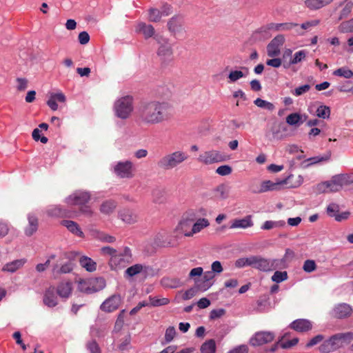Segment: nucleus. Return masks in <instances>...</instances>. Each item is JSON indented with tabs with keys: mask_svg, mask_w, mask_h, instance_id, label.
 I'll list each match as a JSON object with an SVG mask.
<instances>
[{
	"mask_svg": "<svg viewBox=\"0 0 353 353\" xmlns=\"http://www.w3.org/2000/svg\"><path fill=\"white\" fill-rule=\"evenodd\" d=\"M188 155L183 151H175L163 157L157 163L161 169L168 170L176 168L187 160Z\"/></svg>",
	"mask_w": 353,
	"mask_h": 353,
	"instance_id": "nucleus-4",
	"label": "nucleus"
},
{
	"mask_svg": "<svg viewBox=\"0 0 353 353\" xmlns=\"http://www.w3.org/2000/svg\"><path fill=\"white\" fill-rule=\"evenodd\" d=\"M290 327L299 332H306L312 329V323L308 319H299L292 321Z\"/></svg>",
	"mask_w": 353,
	"mask_h": 353,
	"instance_id": "nucleus-18",
	"label": "nucleus"
},
{
	"mask_svg": "<svg viewBox=\"0 0 353 353\" xmlns=\"http://www.w3.org/2000/svg\"><path fill=\"white\" fill-rule=\"evenodd\" d=\"M90 199L89 192L78 190L66 198L65 202L70 205H83Z\"/></svg>",
	"mask_w": 353,
	"mask_h": 353,
	"instance_id": "nucleus-12",
	"label": "nucleus"
},
{
	"mask_svg": "<svg viewBox=\"0 0 353 353\" xmlns=\"http://www.w3.org/2000/svg\"><path fill=\"white\" fill-rule=\"evenodd\" d=\"M216 349L215 341L209 339L201 345L200 350L201 353H215Z\"/></svg>",
	"mask_w": 353,
	"mask_h": 353,
	"instance_id": "nucleus-39",
	"label": "nucleus"
},
{
	"mask_svg": "<svg viewBox=\"0 0 353 353\" xmlns=\"http://www.w3.org/2000/svg\"><path fill=\"white\" fill-rule=\"evenodd\" d=\"M350 176L347 174H336L330 181H324L316 185L318 193L336 192L339 191L343 185L349 183Z\"/></svg>",
	"mask_w": 353,
	"mask_h": 353,
	"instance_id": "nucleus-3",
	"label": "nucleus"
},
{
	"mask_svg": "<svg viewBox=\"0 0 353 353\" xmlns=\"http://www.w3.org/2000/svg\"><path fill=\"white\" fill-rule=\"evenodd\" d=\"M330 115V109L328 106L321 105L316 110V116L323 119H328Z\"/></svg>",
	"mask_w": 353,
	"mask_h": 353,
	"instance_id": "nucleus-48",
	"label": "nucleus"
},
{
	"mask_svg": "<svg viewBox=\"0 0 353 353\" xmlns=\"http://www.w3.org/2000/svg\"><path fill=\"white\" fill-rule=\"evenodd\" d=\"M307 56V52L304 50H299L292 55V58L290 59V62L287 64L288 65H292L298 64L305 59Z\"/></svg>",
	"mask_w": 353,
	"mask_h": 353,
	"instance_id": "nucleus-38",
	"label": "nucleus"
},
{
	"mask_svg": "<svg viewBox=\"0 0 353 353\" xmlns=\"http://www.w3.org/2000/svg\"><path fill=\"white\" fill-rule=\"evenodd\" d=\"M339 30L343 33L353 32V18L350 20L342 22L339 26Z\"/></svg>",
	"mask_w": 353,
	"mask_h": 353,
	"instance_id": "nucleus-47",
	"label": "nucleus"
},
{
	"mask_svg": "<svg viewBox=\"0 0 353 353\" xmlns=\"http://www.w3.org/2000/svg\"><path fill=\"white\" fill-rule=\"evenodd\" d=\"M286 122L290 125H300L303 123L302 115L299 113H292L286 117Z\"/></svg>",
	"mask_w": 353,
	"mask_h": 353,
	"instance_id": "nucleus-41",
	"label": "nucleus"
},
{
	"mask_svg": "<svg viewBox=\"0 0 353 353\" xmlns=\"http://www.w3.org/2000/svg\"><path fill=\"white\" fill-rule=\"evenodd\" d=\"M182 24V19L181 17L175 16L172 17L168 22V29L172 32H178Z\"/></svg>",
	"mask_w": 353,
	"mask_h": 353,
	"instance_id": "nucleus-37",
	"label": "nucleus"
},
{
	"mask_svg": "<svg viewBox=\"0 0 353 353\" xmlns=\"http://www.w3.org/2000/svg\"><path fill=\"white\" fill-rule=\"evenodd\" d=\"M353 307L345 303L336 304L332 308L330 314L336 319H347L352 316Z\"/></svg>",
	"mask_w": 353,
	"mask_h": 353,
	"instance_id": "nucleus-10",
	"label": "nucleus"
},
{
	"mask_svg": "<svg viewBox=\"0 0 353 353\" xmlns=\"http://www.w3.org/2000/svg\"><path fill=\"white\" fill-rule=\"evenodd\" d=\"M284 224L283 221H266L261 225V228L264 230H269L274 228L283 226Z\"/></svg>",
	"mask_w": 353,
	"mask_h": 353,
	"instance_id": "nucleus-51",
	"label": "nucleus"
},
{
	"mask_svg": "<svg viewBox=\"0 0 353 353\" xmlns=\"http://www.w3.org/2000/svg\"><path fill=\"white\" fill-rule=\"evenodd\" d=\"M43 303L49 307H53L57 305V298L54 294V288L48 289L43 296Z\"/></svg>",
	"mask_w": 353,
	"mask_h": 353,
	"instance_id": "nucleus-25",
	"label": "nucleus"
},
{
	"mask_svg": "<svg viewBox=\"0 0 353 353\" xmlns=\"http://www.w3.org/2000/svg\"><path fill=\"white\" fill-rule=\"evenodd\" d=\"M223 270L220 261H215L211 265V271L216 275L221 273Z\"/></svg>",
	"mask_w": 353,
	"mask_h": 353,
	"instance_id": "nucleus-64",
	"label": "nucleus"
},
{
	"mask_svg": "<svg viewBox=\"0 0 353 353\" xmlns=\"http://www.w3.org/2000/svg\"><path fill=\"white\" fill-rule=\"evenodd\" d=\"M285 42V37L282 34L276 36L268 45L267 53L270 57H275L279 55L281 47Z\"/></svg>",
	"mask_w": 353,
	"mask_h": 353,
	"instance_id": "nucleus-15",
	"label": "nucleus"
},
{
	"mask_svg": "<svg viewBox=\"0 0 353 353\" xmlns=\"http://www.w3.org/2000/svg\"><path fill=\"white\" fill-rule=\"evenodd\" d=\"M337 336L340 340V342L343 346L344 344H349L353 341V332H347L343 333H337Z\"/></svg>",
	"mask_w": 353,
	"mask_h": 353,
	"instance_id": "nucleus-46",
	"label": "nucleus"
},
{
	"mask_svg": "<svg viewBox=\"0 0 353 353\" xmlns=\"http://www.w3.org/2000/svg\"><path fill=\"white\" fill-rule=\"evenodd\" d=\"M232 169L230 165H224L217 168L216 172L221 176H227L232 173Z\"/></svg>",
	"mask_w": 353,
	"mask_h": 353,
	"instance_id": "nucleus-60",
	"label": "nucleus"
},
{
	"mask_svg": "<svg viewBox=\"0 0 353 353\" xmlns=\"http://www.w3.org/2000/svg\"><path fill=\"white\" fill-rule=\"evenodd\" d=\"M215 274L210 270L206 271L203 273L202 282L199 284V289L202 291L208 290L213 285V279L215 277Z\"/></svg>",
	"mask_w": 353,
	"mask_h": 353,
	"instance_id": "nucleus-22",
	"label": "nucleus"
},
{
	"mask_svg": "<svg viewBox=\"0 0 353 353\" xmlns=\"http://www.w3.org/2000/svg\"><path fill=\"white\" fill-rule=\"evenodd\" d=\"M150 304L153 307H158L168 305L170 303V301L167 298H157L150 296Z\"/></svg>",
	"mask_w": 353,
	"mask_h": 353,
	"instance_id": "nucleus-49",
	"label": "nucleus"
},
{
	"mask_svg": "<svg viewBox=\"0 0 353 353\" xmlns=\"http://www.w3.org/2000/svg\"><path fill=\"white\" fill-rule=\"evenodd\" d=\"M275 335L272 332L261 331L256 332L250 339L252 346H261L272 342Z\"/></svg>",
	"mask_w": 353,
	"mask_h": 353,
	"instance_id": "nucleus-11",
	"label": "nucleus"
},
{
	"mask_svg": "<svg viewBox=\"0 0 353 353\" xmlns=\"http://www.w3.org/2000/svg\"><path fill=\"white\" fill-rule=\"evenodd\" d=\"M161 284L166 288H177L183 285L181 279L175 277H163L161 280Z\"/></svg>",
	"mask_w": 353,
	"mask_h": 353,
	"instance_id": "nucleus-27",
	"label": "nucleus"
},
{
	"mask_svg": "<svg viewBox=\"0 0 353 353\" xmlns=\"http://www.w3.org/2000/svg\"><path fill=\"white\" fill-rule=\"evenodd\" d=\"M72 283L62 282L57 287V294L62 298H68L72 292Z\"/></svg>",
	"mask_w": 353,
	"mask_h": 353,
	"instance_id": "nucleus-30",
	"label": "nucleus"
},
{
	"mask_svg": "<svg viewBox=\"0 0 353 353\" xmlns=\"http://www.w3.org/2000/svg\"><path fill=\"white\" fill-rule=\"evenodd\" d=\"M288 279V273L285 271H276L272 276V281L275 283H281Z\"/></svg>",
	"mask_w": 353,
	"mask_h": 353,
	"instance_id": "nucleus-52",
	"label": "nucleus"
},
{
	"mask_svg": "<svg viewBox=\"0 0 353 353\" xmlns=\"http://www.w3.org/2000/svg\"><path fill=\"white\" fill-rule=\"evenodd\" d=\"M38 221L35 216L28 215V226L26 228L25 232L27 236H31L37 230Z\"/></svg>",
	"mask_w": 353,
	"mask_h": 353,
	"instance_id": "nucleus-34",
	"label": "nucleus"
},
{
	"mask_svg": "<svg viewBox=\"0 0 353 353\" xmlns=\"http://www.w3.org/2000/svg\"><path fill=\"white\" fill-rule=\"evenodd\" d=\"M299 25L296 23H271L268 24L267 26L261 28L259 30V32L266 31L267 30H274L276 31H288L295 27H297Z\"/></svg>",
	"mask_w": 353,
	"mask_h": 353,
	"instance_id": "nucleus-20",
	"label": "nucleus"
},
{
	"mask_svg": "<svg viewBox=\"0 0 353 353\" xmlns=\"http://www.w3.org/2000/svg\"><path fill=\"white\" fill-rule=\"evenodd\" d=\"M242 69L246 71V73H244L241 70H232L228 74V82L229 83H234L239 79L246 77L248 73V68L245 67H242Z\"/></svg>",
	"mask_w": 353,
	"mask_h": 353,
	"instance_id": "nucleus-36",
	"label": "nucleus"
},
{
	"mask_svg": "<svg viewBox=\"0 0 353 353\" xmlns=\"http://www.w3.org/2000/svg\"><path fill=\"white\" fill-rule=\"evenodd\" d=\"M299 342L298 338H294L287 341H281L280 347L283 349H290L296 345Z\"/></svg>",
	"mask_w": 353,
	"mask_h": 353,
	"instance_id": "nucleus-62",
	"label": "nucleus"
},
{
	"mask_svg": "<svg viewBox=\"0 0 353 353\" xmlns=\"http://www.w3.org/2000/svg\"><path fill=\"white\" fill-rule=\"evenodd\" d=\"M333 0H305V4L310 10L320 9L332 2Z\"/></svg>",
	"mask_w": 353,
	"mask_h": 353,
	"instance_id": "nucleus-31",
	"label": "nucleus"
},
{
	"mask_svg": "<svg viewBox=\"0 0 353 353\" xmlns=\"http://www.w3.org/2000/svg\"><path fill=\"white\" fill-rule=\"evenodd\" d=\"M86 347L90 353H101L99 346L95 340L88 342Z\"/></svg>",
	"mask_w": 353,
	"mask_h": 353,
	"instance_id": "nucleus-61",
	"label": "nucleus"
},
{
	"mask_svg": "<svg viewBox=\"0 0 353 353\" xmlns=\"http://www.w3.org/2000/svg\"><path fill=\"white\" fill-rule=\"evenodd\" d=\"M292 58V51L290 49H286L283 54L282 63L283 66L285 69L290 68V65H287L290 62V59Z\"/></svg>",
	"mask_w": 353,
	"mask_h": 353,
	"instance_id": "nucleus-55",
	"label": "nucleus"
},
{
	"mask_svg": "<svg viewBox=\"0 0 353 353\" xmlns=\"http://www.w3.org/2000/svg\"><path fill=\"white\" fill-rule=\"evenodd\" d=\"M310 88L309 84H305L292 90L291 93L296 97H299L308 92Z\"/></svg>",
	"mask_w": 353,
	"mask_h": 353,
	"instance_id": "nucleus-57",
	"label": "nucleus"
},
{
	"mask_svg": "<svg viewBox=\"0 0 353 353\" xmlns=\"http://www.w3.org/2000/svg\"><path fill=\"white\" fill-rule=\"evenodd\" d=\"M333 74L337 77H344L345 79H351L353 77V71L346 67L338 68L333 72Z\"/></svg>",
	"mask_w": 353,
	"mask_h": 353,
	"instance_id": "nucleus-42",
	"label": "nucleus"
},
{
	"mask_svg": "<svg viewBox=\"0 0 353 353\" xmlns=\"http://www.w3.org/2000/svg\"><path fill=\"white\" fill-rule=\"evenodd\" d=\"M235 266L242 268L246 266L252 267V255L248 257L239 258L235 261Z\"/></svg>",
	"mask_w": 353,
	"mask_h": 353,
	"instance_id": "nucleus-45",
	"label": "nucleus"
},
{
	"mask_svg": "<svg viewBox=\"0 0 353 353\" xmlns=\"http://www.w3.org/2000/svg\"><path fill=\"white\" fill-rule=\"evenodd\" d=\"M282 261L265 259L261 256L252 255V268L263 272L272 271L280 268Z\"/></svg>",
	"mask_w": 353,
	"mask_h": 353,
	"instance_id": "nucleus-6",
	"label": "nucleus"
},
{
	"mask_svg": "<svg viewBox=\"0 0 353 353\" xmlns=\"http://www.w3.org/2000/svg\"><path fill=\"white\" fill-rule=\"evenodd\" d=\"M337 334L331 336L328 339L325 340L319 346V350L323 353H329L342 347Z\"/></svg>",
	"mask_w": 353,
	"mask_h": 353,
	"instance_id": "nucleus-13",
	"label": "nucleus"
},
{
	"mask_svg": "<svg viewBox=\"0 0 353 353\" xmlns=\"http://www.w3.org/2000/svg\"><path fill=\"white\" fill-rule=\"evenodd\" d=\"M210 225V222L208 219L205 218H200L195 223L192 224V236L194 234L200 232L204 228L208 227Z\"/></svg>",
	"mask_w": 353,
	"mask_h": 353,
	"instance_id": "nucleus-32",
	"label": "nucleus"
},
{
	"mask_svg": "<svg viewBox=\"0 0 353 353\" xmlns=\"http://www.w3.org/2000/svg\"><path fill=\"white\" fill-rule=\"evenodd\" d=\"M148 12H149L148 19H149L150 21L158 22L160 21L161 18L163 17L161 11L159 10L158 9L150 8Z\"/></svg>",
	"mask_w": 353,
	"mask_h": 353,
	"instance_id": "nucleus-50",
	"label": "nucleus"
},
{
	"mask_svg": "<svg viewBox=\"0 0 353 353\" xmlns=\"http://www.w3.org/2000/svg\"><path fill=\"white\" fill-rule=\"evenodd\" d=\"M26 259H17L6 263L2 268V271L14 273L19 269L21 268L26 263Z\"/></svg>",
	"mask_w": 353,
	"mask_h": 353,
	"instance_id": "nucleus-23",
	"label": "nucleus"
},
{
	"mask_svg": "<svg viewBox=\"0 0 353 353\" xmlns=\"http://www.w3.org/2000/svg\"><path fill=\"white\" fill-rule=\"evenodd\" d=\"M292 176H289L287 179L283 180L273 182L268 180L264 181L261 183V187L258 190H252V191L254 193H262L271 190H279L281 185H288V181L291 179Z\"/></svg>",
	"mask_w": 353,
	"mask_h": 353,
	"instance_id": "nucleus-14",
	"label": "nucleus"
},
{
	"mask_svg": "<svg viewBox=\"0 0 353 353\" xmlns=\"http://www.w3.org/2000/svg\"><path fill=\"white\" fill-rule=\"evenodd\" d=\"M154 39L159 44L157 50L158 56L164 61L170 60L173 51L172 45L169 42L168 39L157 34L154 36Z\"/></svg>",
	"mask_w": 353,
	"mask_h": 353,
	"instance_id": "nucleus-8",
	"label": "nucleus"
},
{
	"mask_svg": "<svg viewBox=\"0 0 353 353\" xmlns=\"http://www.w3.org/2000/svg\"><path fill=\"white\" fill-rule=\"evenodd\" d=\"M320 23V20L314 19L307 21L301 24L300 28L296 30V32L299 36L304 35V30H310V28L318 26Z\"/></svg>",
	"mask_w": 353,
	"mask_h": 353,
	"instance_id": "nucleus-33",
	"label": "nucleus"
},
{
	"mask_svg": "<svg viewBox=\"0 0 353 353\" xmlns=\"http://www.w3.org/2000/svg\"><path fill=\"white\" fill-rule=\"evenodd\" d=\"M121 303V296L118 294H114L102 303L100 309L105 312H112L119 308Z\"/></svg>",
	"mask_w": 353,
	"mask_h": 353,
	"instance_id": "nucleus-17",
	"label": "nucleus"
},
{
	"mask_svg": "<svg viewBox=\"0 0 353 353\" xmlns=\"http://www.w3.org/2000/svg\"><path fill=\"white\" fill-rule=\"evenodd\" d=\"M192 224L193 219L183 218L176 227V231L183 234L185 236L190 237L192 236Z\"/></svg>",
	"mask_w": 353,
	"mask_h": 353,
	"instance_id": "nucleus-19",
	"label": "nucleus"
},
{
	"mask_svg": "<svg viewBox=\"0 0 353 353\" xmlns=\"http://www.w3.org/2000/svg\"><path fill=\"white\" fill-rule=\"evenodd\" d=\"M254 103L261 108H263L270 111H272L275 108V106L273 103L265 100H263L261 98H257L256 99H255L254 101Z\"/></svg>",
	"mask_w": 353,
	"mask_h": 353,
	"instance_id": "nucleus-44",
	"label": "nucleus"
},
{
	"mask_svg": "<svg viewBox=\"0 0 353 353\" xmlns=\"http://www.w3.org/2000/svg\"><path fill=\"white\" fill-rule=\"evenodd\" d=\"M254 223L252 219L251 215H248L243 219H234L232 222L231 225L230 226V229L234 228H242L246 229L250 227H252Z\"/></svg>",
	"mask_w": 353,
	"mask_h": 353,
	"instance_id": "nucleus-21",
	"label": "nucleus"
},
{
	"mask_svg": "<svg viewBox=\"0 0 353 353\" xmlns=\"http://www.w3.org/2000/svg\"><path fill=\"white\" fill-rule=\"evenodd\" d=\"M79 263L80 265L88 272H94L97 269V263L89 257H81Z\"/></svg>",
	"mask_w": 353,
	"mask_h": 353,
	"instance_id": "nucleus-35",
	"label": "nucleus"
},
{
	"mask_svg": "<svg viewBox=\"0 0 353 353\" xmlns=\"http://www.w3.org/2000/svg\"><path fill=\"white\" fill-rule=\"evenodd\" d=\"M101 253L110 256L108 264L111 270H118L128 266L132 262V254L128 247H125L121 252L109 247L105 246L101 249Z\"/></svg>",
	"mask_w": 353,
	"mask_h": 353,
	"instance_id": "nucleus-2",
	"label": "nucleus"
},
{
	"mask_svg": "<svg viewBox=\"0 0 353 353\" xmlns=\"http://www.w3.org/2000/svg\"><path fill=\"white\" fill-rule=\"evenodd\" d=\"M124 313H125V310H123L120 312V313L119 314V315L117 316V319L115 324H114V331H116V332H119L123 326Z\"/></svg>",
	"mask_w": 353,
	"mask_h": 353,
	"instance_id": "nucleus-54",
	"label": "nucleus"
},
{
	"mask_svg": "<svg viewBox=\"0 0 353 353\" xmlns=\"http://www.w3.org/2000/svg\"><path fill=\"white\" fill-rule=\"evenodd\" d=\"M139 121L145 125L168 122L173 117L172 105L164 101H150L142 103L137 110Z\"/></svg>",
	"mask_w": 353,
	"mask_h": 353,
	"instance_id": "nucleus-1",
	"label": "nucleus"
},
{
	"mask_svg": "<svg viewBox=\"0 0 353 353\" xmlns=\"http://www.w3.org/2000/svg\"><path fill=\"white\" fill-rule=\"evenodd\" d=\"M61 224L65 226L70 232L79 237L83 236V232L80 229L79 225L70 220H63Z\"/></svg>",
	"mask_w": 353,
	"mask_h": 353,
	"instance_id": "nucleus-29",
	"label": "nucleus"
},
{
	"mask_svg": "<svg viewBox=\"0 0 353 353\" xmlns=\"http://www.w3.org/2000/svg\"><path fill=\"white\" fill-rule=\"evenodd\" d=\"M326 212L329 216L335 218L339 212V205L335 203H332L327 205Z\"/></svg>",
	"mask_w": 353,
	"mask_h": 353,
	"instance_id": "nucleus-53",
	"label": "nucleus"
},
{
	"mask_svg": "<svg viewBox=\"0 0 353 353\" xmlns=\"http://www.w3.org/2000/svg\"><path fill=\"white\" fill-rule=\"evenodd\" d=\"M136 30L137 32L142 33L146 39L156 35L154 34V28L153 26L152 25H148L143 22L138 23Z\"/></svg>",
	"mask_w": 353,
	"mask_h": 353,
	"instance_id": "nucleus-26",
	"label": "nucleus"
},
{
	"mask_svg": "<svg viewBox=\"0 0 353 353\" xmlns=\"http://www.w3.org/2000/svg\"><path fill=\"white\" fill-rule=\"evenodd\" d=\"M113 172L120 178H132L134 176L133 163L130 161H118L113 166Z\"/></svg>",
	"mask_w": 353,
	"mask_h": 353,
	"instance_id": "nucleus-9",
	"label": "nucleus"
},
{
	"mask_svg": "<svg viewBox=\"0 0 353 353\" xmlns=\"http://www.w3.org/2000/svg\"><path fill=\"white\" fill-rule=\"evenodd\" d=\"M176 335V330L173 326L168 327L165 333V341L166 343L171 342Z\"/></svg>",
	"mask_w": 353,
	"mask_h": 353,
	"instance_id": "nucleus-58",
	"label": "nucleus"
},
{
	"mask_svg": "<svg viewBox=\"0 0 353 353\" xmlns=\"http://www.w3.org/2000/svg\"><path fill=\"white\" fill-rule=\"evenodd\" d=\"M144 266L141 264H135L126 269L125 274L127 276L132 277L139 273L141 272L143 270Z\"/></svg>",
	"mask_w": 353,
	"mask_h": 353,
	"instance_id": "nucleus-43",
	"label": "nucleus"
},
{
	"mask_svg": "<svg viewBox=\"0 0 353 353\" xmlns=\"http://www.w3.org/2000/svg\"><path fill=\"white\" fill-rule=\"evenodd\" d=\"M316 265L314 260L307 259L304 262L303 265V270L305 272H308V273L312 272L313 271H314L316 270Z\"/></svg>",
	"mask_w": 353,
	"mask_h": 353,
	"instance_id": "nucleus-56",
	"label": "nucleus"
},
{
	"mask_svg": "<svg viewBox=\"0 0 353 353\" xmlns=\"http://www.w3.org/2000/svg\"><path fill=\"white\" fill-rule=\"evenodd\" d=\"M120 219L128 224H132L137 221V214L131 210L123 209L119 212Z\"/></svg>",
	"mask_w": 353,
	"mask_h": 353,
	"instance_id": "nucleus-24",
	"label": "nucleus"
},
{
	"mask_svg": "<svg viewBox=\"0 0 353 353\" xmlns=\"http://www.w3.org/2000/svg\"><path fill=\"white\" fill-rule=\"evenodd\" d=\"M133 110V99L130 96H125L118 99L114 104L115 115L122 119H128Z\"/></svg>",
	"mask_w": 353,
	"mask_h": 353,
	"instance_id": "nucleus-5",
	"label": "nucleus"
},
{
	"mask_svg": "<svg viewBox=\"0 0 353 353\" xmlns=\"http://www.w3.org/2000/svg\"><path fill=\"white\" fill-rule=\"evenodd\" d=\"M117 207V203L113 200H107L104 201L100 207L101 212L109 214L112 213Z\"/></svg>",
	"mask_w": 353,
	"mask_h": 353,
	"instance_id": "nucleus-40",
	"label": "nucleus"
},
{
	"mask_svg": "<svg viewBox=\"0 0 353 353\" xmlns=\"http://www.w3.org/2000/svg\"><path fill=\"white\" fill-rule=\"evenodd\" d=\"M199 161L205 164H212L221 162L224 160L223 155L216 150H210L201 154L198 158Z\"/></svg>",
	"mask_w": 353,
	"mask_h": 353,
	"instance_id": "nucleus-16",
	"label": "nucleus"
},
{
	"mask_svg": "<svg viewBox=\"0 0 353 353\" xmlns=\"http://www.w3.org/2000/svg\"><path fill=\"white\" fill-rule=\"evenodd\" d=\"M323 340H324V336L322 334H318V335L315 336L314 337H313L312 339H311L310 341L306 344L305 346L307 348H310V347L319 343L320 342H321Z\"/></svg>",
	"mask_w": 353,
	"mask_h": 353,
	"instance_id": "nucleus-63",
	"label": "nucleus"
},
{
	"mask_svg": "<svg viewBox=\"0 0 353 353\" xmlns=\"http://www.w3.org/2000/svg\"><path fill=\"white\" fill-rule=\"evenodd\" d=\"M57 101H58L59 102H65V95L61 92L51 94V96L50 97L49 99L47 101V104L50 108V109L52 110L53 111H55L58 109V105L57 103Z\"/></svg>",
	"mask_w": 353,
	"mask_h": 353,
	"instance_id": "nucleus-28",
	"label": "nucleus"
},
{
	"mask_svg": "<svg viewBox=\"0 0 353 353\" xmlns=\"http://www.w3.org/2000/svg\"><path fill=\"white\" fill-rule=\"evenodd\" d=\"M73 254L72 252H62L59 256V260H63L64 259H68V261L60 264L59 261H57L55 264L53 265L52 268V274L54 278H57L61 274H67L70 273L73 270V265L71 262V259L72 257Z\"/></svg>",
	"mask_w": 353,
	"mask_h": 353,
	"instance_id": "nucleus-7",
	"label": "nucleus"
},
{
	"mask_svg": "<svg viewBox=\"0 0 353 353\" xmlns=\"http://www.w3.org/2000/svg\"><path fill=\"white\" fill-rule=\"evenodd\" d=\"M353 8V3L352 1L347 2L345 7L341 12L339 19L347 17L351 12Z\"/></svg>",
	"mask_w": 353,
	"mask_h": 353,
	"instance_id": "nucleus-59",
	"label": "nucleus"
}]
</instances>
